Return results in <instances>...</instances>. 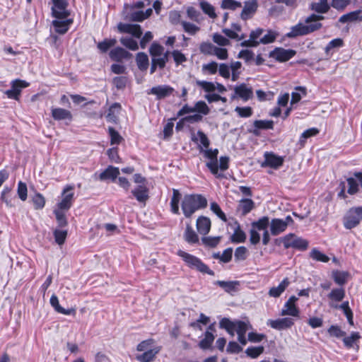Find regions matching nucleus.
<instances>
[{"label":"nucleus","instance_id":"obj_1","mask_svg":"<svg viewBox=\"0 0 362 362\" xmlns=\"http://www.w3.org/2000/svg\"><path fill=\"white\" fill-rule=\"evenodd\" d=\"M204 157L207 159L206 166L210 173L217 179L226 178L224 172L229 168L230 158L224 156L218 159V150L217 148H207L204 151H200Z\"/></svg>","mask_w":362,"mask_h":362},{"label":"nucleus","instance_id":"obj_2","mask_svg":"<svg viewBox=\"0 0 362 362\" xmlns=\"http://www.w3.org/2000/svg\"><path fill=\"white\" fill-rule=\"evenodd\" d=\"M323 19L324 16L313 13L305 18V23L306 24L298 23L291 27L290 32L286 33V36L289 38H295L298 36L306 35L313 33L322 28V23L318 21Z\"/></svg>","mask_w":362,"mask_h":362},{"label":"nucleus","instance_id":"obj_3","mask_svg":"<svg viewBox=\"0 0 362 362\" xmlns=\"http://www.w3.org/2000/svg\"><path fill=\"white\" fill-rule=\"evenodd\" d=\"M206 206L207 199L199 194H185L181 202V209L186 218H190L197 211Z\"/></svg>","mask_w":362,"mask_h":362},{"label":"nucleus","instance_id":"obj_4","mask_svg":"<svg viewBox=\"0 0 362 362\" xmlns=\"http://www.w3.org/2000/svg\"><path fill=\"white\" fill-rule=\"evenodd\" d=\"M151 57L150 73L153 74L157 68L163 69L168 62L170 52H164V47L156 42L151 44L149 48Z\"/></svg>","mask_w":362,"mask_h":362},{"label":"nucleus","instance_id":"obj_5","mask_svg":"<svg viewBox=\"0 0 362 362\" xmlns=\"http://www.w3.org/2000/svg\"><path fill=\"white\" fill-rule=\"evenodd\" d=\"M177 255L180 257L187 267L202 274L214 275V272L209 268L199 258L183 250H178Z\"/></svg>","mask_w":362,"mask_h":362},{"label":"nucleus","instance_id":"obj_6","mask_svg":"<svg viewBox=\"0 0 362 362\" xmlns=\"http://www.w3.org/2000/svg\"><path fill=\"white\" fill-rule=\"evenodd\" d=\"M286 249L293 248L300 251L305 250L308 247V241L293 233H288L281 239Z\"/></svg>","mask_w":362,"mask_h":362},{"label":"nucleus","instance_id":"obj_7","mask_svg":"<svg viewBox=\"0 0 362 362\" xmlns=\"http://www.w3.org/2000/svg\"><path fill=\"white\" fill-rule=\"evenodd\" d=\"M362 220V206L352 207L343 218V224L345 228H356Z\"/></svg>","mask_w":362,"mask_h":362},{"label":"nucleus","instance_id":"obj_8","mask_svg":"<svg viewBox=\"0 0 362 362\" xmlns=\"http://www.w3.org/2000/svg\"><path fill=\"white\" fill-rule=\"evenodd\" d=\"M74 186L71 185H66L62 193H61V200L57 204L56 208L59 209L69 211L74 202Z\"/></svg>","mask_w":362,"mask_h":362},{"label":"nucleus","instance_id":"obj_9","mask_svg":"<svg viewBox=\"0 0 362 362\" xmlns=\"http://www.w3.org/2000/svg\"><path fill=\"white\" fill-rule=\"evenodd\" d=\"M29 83L21 79H15L11 82V89L4 92L8 98L18 100L23 88L29 86Z\"/></svg>","mask_w":362,"mask_h":362},{"label":"nucleus","instance_id":"obj_10","mask_svg":"<svg viewBox=\"0 0 362 362\" xmlns=\"http://www.w3.org/2000/svg\"><path fill=\"white\" fill-rule=\"evenodd\" d=\"M52 1L53 17L57 19H65L70 15L69 11L67 10L68 2L66 0H52Z\"/></svg>","mask_w":362,"mask_h":362},{"label":"nucleus","instance_id":"obj_11","mask_svg":"<svg viewBox=\"0 0 362 362\" xmlns=\"http://www.w3.org/2000/svg\"><path fill=\"white\" fill-rule=\"evenodd\" d=\"M175 89L169 85H158L146 91L148 95H153L157 100H162L173 95Z\"/></svg>","mask_w":362,"mask_h":362},{"label":"nucleus","instance_id":"obj_12","mask_svg":"<svg viewBox=\"0 0 362 362\" xmlns=\"http://www.w3.org/2000/svg\"><path fill=\"white\" fill-rule=\"evenodd\" d=\"M353 175L346 178L347 193L350 195L357 194L360 187L362 188V170L354 173Z\"/></svg>","mask_w":362,"mask_h":362},{"label":"nucleus","instance_id":"obj_13","mask_svg":"<svg viewBox=\"0 0 362 362\" xmlns=\"http://www.w3.org/2000/svg\"><path fill=\"white\" fill-rule=\"evenodd\" d=\"M296 54V52L291 49H286L282 47H276L269 52V57L279 62H284L293 58Z\"/></svg>","mask_w":362,"mask_h":362},{"label":"nucleus","instance_id":"obj_14","mask_svg":"<svg viewBox=\"0 0 362 362\" xmlns=\"http://www.w3.org/2000/svg\"><path fill=\"white\" fill-rule=\"evenodd\" d=\"M253 96L252 88L247 84L243 83L234 87V93L231 95V99L240 98L244 102L251 99Z\"/></svg>","mask_w":362,"mask_h":362},{"label":"nucleus","instance_id":"obj_15","mask_svg":"<svg viewBox=\"0 0 362 362\" xmlns=\"http://www.w3.org/2000/svg\"><path fill=\"white\" fill-rule=\"evenodd\" d=\"M298 300V298L295 296H291L284 305L281 311V315H289L295 317H299L300 310L296 304Z\"/></svg>","mask_w":362,"mask_h":362},{"label":"nucleus","instance_id":"obj_16","mask_svg":"<svg viewBox=\"0 0 362 362\" xmlns=\"http://www.w3.org/2000/svg\"><path fill=\"white\" fill-rule=\"evenodd\" d=\"M233 322L235 332L238 334V340L242 345L245 346L247 342L246 333L247 330L252 329V326L249 322H244L241 320H235Z\"/></svg>","mask_w":362,"mask_h":362},{"label":"nucleus","instance_id":"obj_17","mask_svg":"<svg viewBox=\"0 0 362 362\" xmlns=\"http://www.w3.org/2000/svg\"><path fill=\"white\" fill-rule=\"evenodd\" d=\"M264 29L258 28L252 30L250 33V38L240 42V46L244 47H256L261 44L259 38H262Z\"/></svg>","mask_w":362,"mask_h":362},{"label":"nucleus","instance_id":"obj_18","mask_svg":"<svg viewBox=\"0 0 362 362\" xmlns=\"http://www.w3.org/2000/svg\"><path fill=\"white\" fill-rule=\"evenodd\" d=\"M191 140L197 144L199 151H204V149L209 147L210 141L206 134L202 130H198L197 132L192 134Z\"/></svg>","mask_w":362,"mask_h":362},{"label":"nucleus","instance_id":"obj_19","mask_svg":"<svg viewBox=\"0 0 362 362\" xmlns=\"http://www.w3.org/2000/svg\"><path fill=\"white\" fill-rule=\"evenodd\" d=\"M258 3L257 0H248L245 1L244 7L240 13V18L243 21L251 18L256 13Z\"/></svg>","mask_w":362,"mask_h":362},{"label":"nucleus","instance_id":"obj_20","mask_svg":"<svg viewBox=\"0 0 362 362\" xmlns=\"http://www.w3.org/2000/svg\"><path fill=\"white\" fill-rule=\"evenodd\" d=\"M267 325L277 330H283L291 327L294 321L291 317H284L276 320H269Z\"/></svg>","mask_w":362,"mask_h":362},{"label":"nucleus","instance_id":"obj_21","mask_svg":"<svg viewBox=\"0 0 362 362\" xmlns=\"http://www.w3.org/2000/svg\"><path fill=\"white\" fill-rule=\"evenodd\" d=\"M120 33L131 34L136 38H140L142 35L141 26L137 24H129L120 23L117 25Z\"/></svg>","mask_w":362,"mask_h":362},{"label":"nucleus","instance_id":"obj_22","mask_svg":"<svg viewBox=\"0 0 362 362\" xmlns=\"http://www.w3.org/2000/svg\"><path fill=\"white\" fill-rule=\"evenodd\" d=\"M361 336L358 332H351L349 335L345 334L342 338L344 346L347 349H359L358 342Z\"/></svg>","mask_w":362,"mask_h":362},{"label":"nucleus","instance_id":"obj_23","mask_svg":"<svg viewBox=\"0 0 362 362\" xmlns=\"http://www.w3.org/2000/svg\"><path fill=\"white\" fill-rule=\"evenodd\" d=\"M283 163L284 158L282 157L267 152L264 154V161L262 163V166H269L277 169L283 165Z\"/></svg>","mask_w":362,"mask_h":362},{"label":"nucleus","instance_id":"obj_24","mask_svg":"<svg viewBox=\"0 0 362 362\" xmlns=\"http://www.w3.org/2000/svg\"><path fill=\"white\" fill-rule=\"evenodd\" d=\"M119 175V170L117 167L109 165L104 171L98 175V179L101 181L112 180L115 181Z\"/></svg>","mask_w":362,"mask_h":362},{"label":"nucleus","instance_id":"obj_25","mask_svg":"<svg viewBox=\"0 0 362 362\" xmlns=\"http://www.w3.org/2000/svg\"><path fill=\"white\" fill-rule=\"evenodd\" d=\"M132 193L134 195V197L136 198V199L139 202H141V203H145L149 197L148 189L144 185H140L137 186L136 187H135L132 191Z\"/></svg>","mask_w":362,"mask_h":362},{"label":"nucleus","instance_id":"obj_26","mask_svg":"<svg viewBox=\"0 0 362 362\" xmlns=\"http://www.w3.org/2000/svg\"><path fill=\"white\" fill-rule=\"evenodd\" d=\"M61 19H56L54 20L52 23L56 33L59 34H64L66 33L69 26L72 24L73 20L72 19H66L63 21H60Z\"/></svg>","mask_w":362,"mask_h":362},{"label":"nucleus","instance_id":"obj_27","mask_svg":"<svg viewBox=\"0 0 362 362\" xmlns=\"http://www.w3.org/2000/svg\"><path fill=\"white\" fill-rule=\"evenodd\" d=\"M286 223L281 218H273L270 223V231L272 235H278L286 230Z\"/></svg>","mask_w":362,"mask_h":362},{"label":"nucleus","instance_id":"obj_28","mask_svg":"<svg viewBox=\"0 0 362 362\" xmlns=\"http://www.w3.org/2000/svg\"><path fill=\"white\" fill-rule=\"evenodd\" d=\"M289 284L290 281L288 278L286 277L281 281L278 286H274L271 288L268 294L271 297L278 298L285 291Z\"/></svg>","mask_w":362,"mask_h":362},{"label":"nucleus","instance_id":"obj_29","mask_svg":"<svg viewBox=\"0 0 362 362\" xmlns=\"http://www.w3.org/2000/svg\"><path fill=\"white\" fill-rule=\"evenodd\" d=\"M253 127L252 134L258 136L262 129H273L274 122L272 120H255L253 122Z\"/></svg>","mask_w":362,"mask_h":362},{"label":"nucleus","instance_id":"obj_30","mask_svg":"<svg viewBox=\"0 0 362 362\" xmlns=\"http://www.w3.org/2000/svg\"><path fill=\"white\" fill-rule=\"evenodd\" d=\"M211 228V221L206 216H200L197 220V229L203 235L208 234Z\"/></svg>","mask_w":362,"mask_h":362},{"label":"nucleus","instance_id":"obj_31","mask_svg":"<svg viewBox=\"0 0 362 362\" xmlns=\"http://www.w3.org/2000/svg\"><path fill=\"white\" fill-rule=\"evenodd\" d=\"M130 55L129 52L120 47L112 49L109 53L110 59L116 62H121L124 59H128Z\"/></svg>","mask_w":362,"mask_h":362},{"label":"nucleus","instance_id":"obj_32","mask_svg":"<svg viewBox=\"0 0 362 362\" xmlns=\"http://www.w3.org/2000/svg\"><path fill=\"white\" fill-rule=\"evenodd\" d=\"M50 304L54 308V310L59 313L66 315H75L76 310L74 308L64 309L59 303L58 298L56 295L53 294L50 298Z\"/></svg>","mask_w":362,"mask_h":362},{"label":"nucleus","instance_id":"obj_33","mask_svg":"<svg viewBox=\"0 0 362 362\" xmlns=\"http://www.w3.org/2000/svg\"><path fill=\"white\" fill-rule=\"evenodd\" d=\"M181 197L182 195L178 189H173V195L170 199V211L174 214L179 215L180 214L179 204L181 200Z\"/></svg>","mask_w":362,"mask_h":362},{"label":"nucleus","instance_id":"obj_34","mask_svg":"<svg viewBox=\"0 0 362 362\" xmlns=\"http://www.w3.org/2000/svg\"><path fill=\"white\" fill-rule=\"evenodd\" d=\"M309 8L317 13L324 14L328 12L330 5L328 4L327 0H319L316 2H312Z\"/></svg>","mask_w":362,"mask_h":362},{"label":"nucleus","instance_id":"obj_35","mask_svg":"<svg viewBox=\"0 0 362 362\" xmlns=\"http://www.w3.org/2000/svg\"><path fill=\"white\" fill-rule=\"evenodd\" d=\"M52 117L57 121L65 119L71 120L72 119L71 112L61 107L52 108Z\"/></svg>","mask_w":362,"mask_h":362},{"label":"nucleus","instance_id":"obj_36","mask_svg":"<svg viewBox=\"0 0 362 362\" xmlns=\"http://www.w3.org/2000/svg\"><path fill=\"white\" fill-rule=\"evenodd\" d=\"M233 230V233L230 237L231 241L235 243L245 242L246 239V235L245 232L240 228V226L237 221L234 223Z\"/></svg>","mask_w":362,"mask_h":362},{"label":"nucleus","instance_id":"obj_37","mask_svg":"<svg viewBox=\"0 0 362 362\" xmlns=\"http://www.w3.org/2000/svg\"><path fill=\"white\" fill-rule=\"evenodd\" d=\"M159 351V348L147 350L141 354H137L136 359L140 362H152Z\"/></svg>","mask_w":362,"mask_h":362},{"label":"nucleus","instance_id":"obj_38","mask_svg":"<svg viewBox=\"0 0 362 362\" xmlns=\"http://www.w3.org/2000/svg\"><path fill=\"white\" fill-rule=\"evenodd\" d=\"M349 276V273L345 271L333 270L332 277L334 282L339 286H344L346 284Z\"/></svg>","mask_w":362,"mask_h":362},{"label":"nucleus","instance_id":"obj_39","mask_svg":"<svg viewBox=\"0 0 362 362\" xmlns=\"http://www.w3.org/2000/svg\"><path fill=\"white\" fill-rule=\"evenodd\" d=\"M361 11L357 10L346 14L342 15L339 21L341 23H351L354 21H362V15L360 16Z\"/></svg>","mask_w":362,"mask_h":362},{"label":"nucleus","instance_id":"obj_40","mask_svg":"<svg viewBox=\"0 0 362 362\" xmlns=\"http://www.w3.org/2000/svg\"><path fill=\"white\" fill-rule=\"evenodd\" d=\"M121 105L118 103H115L109 107L106 118L107 121L112 122H116L118 118V115L121 110Z\"/></svg>","mask_w":362,"mask_h":362},{"label":"nucleus","instance_id":"obj_41","mask_svg":"<svg viewBox=\"0 0 362 362\" xmlns=\"http://www.w3.org/2000/svg\"><path fill=\"white\" fill-rule=\"evenodd\" d=\"M184 238L185 241L189 244H196L199 242L198 235L189 224H187L186 226Z\"/></svg>","mask_w":362,"mask_h":362},{"label":"nucleus","instance_id":"obj_42","mask_svg":"<svg viewBox=\"0 0 362 362\" xmlns=\"http://www.w3.org/2000/svg\"><path fill=\"white\" fill-rule=\"evenodd\" d=\"M255 203L251 199H242L238 205V209L243 216L247 215L254 208Z\"/></svg>","mask_w":362,"mask_h":362},{"label":"nucleus","instance_id":"obj_43","mask_svg":"<svg viewBox=\"0 0 362 362\" xmlns=\"http://www.w3.org/2000/svg\"><path fill=\"white\" fill-rule=\"evenodd\" d=\"M219 327L224 329L230 336L233 337L235 332L234 322L229 318L223 317L219 322Z\"/></svg>","mask_w":362,"mask_h":362},{"label":"nucleus","instance_id":"obj_44","mask_svg":"<svg viewBox=\"0 0 362 362\" xmlns=\"http://www.w3.org/2000/svg\"><path fill=\"white\" fill-rule=\"evenodd\" d=\"M68 211L59 209L58 208H54L53 213L55 216L56 220L57 221L58 226L60 228L65 227L68 224V221L66 217V213Z\"/></svg>","mask_w":362,"mask_h":362},{"label":"nucleus","instance_id":"obj_45","mask_svg":"<svg viewBox=\"0 0 362 362\" xmlns=\"http://www.w3.org/2000/svg\"><path fill=\"white\" fill-rule=\"evenodd\" d=\"M269 225V218L268 216H262L257 221L252 223V228L256 230H267V228Z\"/></svg>","mask_w":362,"mask_h":362},{"label":"nucleus","instance_id":"obj_46","mask_svg":"<svg viewBox=\"0 0 362 362\" xmlns=\"http://www.w3.org/2000/svg\"><path fill=\"white\" fill-rule=\"evenodd\" d=\"M116 43L117 40L115 38H105L98 43L97 47L102 53H105L110 48L114 47Z\"/></svg>","mask_w":362,"mask_h":362},{"label":"nucleus","instance_id":"obj_47","mask_svg":"<svg viewBox=\"0 0 362 362\" xmlns=\"http://www.w3.org/2000/svg\"><path fill=\"white\" fill-rule=\"evenodd\" d=\"M199 6L202 11L211 18H215L216 17L214 7L206 1L199 0Z\"/></svg>","mask_w":362,"mask_h":362},{"label":"nucleus","instance_id":"obj_48","mask_svg":"<svg viewBox=\"0 0 362 362\" xmlns=\"http://www.w3.org/2000/svg\"><path fill=\"white\" fill-rule=\"evenodd\" d=\"M1 200L4 202L8 207H12L13 197L11 195V188L4 187L1 192Z\"/></svg>","mask_w":362,"mask_h":362},{"label":"nucleus","instance_id":"obj_49","mask_svg":"<svg viewBox=\"0 0 362 362\" xmlns=\"http://www.w3.org/2000/svg\"><path fill=\"white\" fill-rule=\"evenodd\" d=\"M214 284L222 288L226 292L230 293L234 291L236 286L239 285L238 281H216Z\"/></svg>","mask_w":362,"mask_h":362},{"label":"nucleus","instance_id":"obj_50","mask_svg":"<svg viewBox=\"0 0 362 362\" xmlns=\"http://www.w3.org/2000/svg\"><path fill=\"white\" fill-rule=\"evenodd\" d=\"M214 340V336L211 332L206 331L204 337L199 344V346L202 349H209Z\"/></svg>","mask_w":362,"mask_h":362},{"label":"nucleus","instance_id":"obj_51","mask_svg":"<svg viewBox=\"0 0 362 362\" xmlns=\"http://www.w3.org/2000/svg\"><path fill=\"white\" fill-rule=\"evenodd\" d=\"M327 296L332 300L340 302L345 296V291L343 288H333Z\"/></svg>","mask_w":362,"mask_h":362},{"label":"nucleus","instance_id":"obj_52","mask_svg":"<svg viewBox=\"0 0 362 362\" xmlns=\"http://www.w3.org/2000/svg\"><path fill=\"white\" fill-rule=\"evenodd\" d=\"M136 64L139 69L141 71L146 70L148 66V57L146 54L139 52L136 55Z\"/></svg>","mask_w":362,"mask_h":362},{"label":"nucleus","instance_id":"obj_53","mask_svg":"<svg viewBox=\"0 0 362 362\" xmlns=\"http://www.w3.org/2000/svg\"><path fill=\"white\" fill-rule=\"evenodd\" d=\"M310 257L317 262H327L329 260V257L322 253L317 248H313L311 250L310 252Z\"/></svg>","mask_w":362,"mask_h":362},{"label":"nucleus","instance_id":"obj_54","mask_svg":"<svg viewBox=\"0 0 362 362\" xmlns=\"http://www.w3.org/2000/svg\"><path fill=\"white\" fill-rule=\"evenodd\" d=\"M279 35V33L274 30H269L267 33L262 35V38H259L261 44L267 45L272 43L275 41L276 38Z\"/></svg>","mask_w":362,"mask_h":362},{"label":"nucleus","instance_id":"obj_55","mask_svg":"<svg viewBox=\"0 0 362 362\" xmlns=\"http://www.w3.org/2000/svg\"><path fill=\"white\" fill-rule=\"evenodd\" d=\"M319 133V130L317 128H310L304 131L300 136L299 144L303 146L306 142L307 139L316 136Z\"/></svg>","mask_w":362,"mask_h":362},{"label":"nucleus","instance_id":"obj_56","mask_svg":"<svg viewBox=\"0 0 362 362\" xmlns=\"http://www.w3.org/2000/svg\"><path fill=\"white\" fill-rule=\"evenodd\" d=\"M216 46L209 42H203L199 45L200 52L205 55H214Z\"/></svg>","mask_w":362,"mask_h":362},{"label":"nucleus","instance_id":"obj_57","mask_svg":"<svg viewBox=\"0 0 362 362\" xmlns=\"http://www.w3.org/2000/svg\"><path fill=\"white\" fill-rule=\"evenodd\" d=\"M210 109L206 103L203 100L197 102L194 105V112H198L202 115H207Z\"/></svg>","mask_w":362,"mask_h":362},{"label":"nucleus","instance_id":"obj_58","mask_svg":"<svg viewBox=\"0 0 362 362\" xmlns=\"http://www.w3.org/2000/svg\"><path fill=\"white\" fill-rule=\"evenodd\" d=\"M181 25L184 31L190 35H194L200 30V28L199 26L187 21H182Z\"/></svg>","mask_w":362,"mask_h":362},{"label":"nucleus","instance_id":"obj_59","mask_svg":"<svg viewBox=\"0 0 362 362\" xmlns=\"http://www.w3.org/2000/svg\"><path fill=\"white\" fill-rule=\"evenodd\" d=\"M264 351L262 346H249L245 350V354L251 358H256L261 355Z\"/></svg>","mask_w":362,"mask_h":362},{"label":"nucleus","instance_id":"obj_60","mask_svg":"<svg viewBox=\"0 0 362 362\" xmlns=\"http://www.w3.org/2000/svg\"><path fill=\"white\" fill-rule=\"evenodd\" d=\"M120 42L130 50L135 51L139 49L137 42L132 37H123L120 39Z\"/></svg>","mask_w":362,"mask_h":362},{"label":"nucleus","instance_id":"obj_61","mask_svg":"<svg viewBox=\"0 0 362 362\" xmlns=\"http://www.w3.org/2000/svg\"><path fill=\"white\" fill-rule=\"evenodd\" d=\"M55 242L59 245H62L64 243L66 236L67 230L62 229H55L53 232Z\"/></svg>","mask_w":362,"mask_h":362},{"label":"nucleus","instance_id":"obj_62","mask_svg":"<svg viewBox=\"0 0 362 362\" xmlns=\"http://www.w3.org/2000/svg\"><path fill=\"white\" fill-rule=\"evenodd\" d=\"M32 201L35 209H42L45 207V199L42 194L36 192L32 197Z\"/></svg>","mask_w":362,"mask_h":362},{"label":"nucleus","instance_id":"obj_63","mask_svg":"<svg viewBox=\"0 0 362 362\" xmlns=\"http://www.w3.org/2000/svg\"><path fill=\"white\" fill-rule=\"evenodd\" d=\"M241 6V3L235 0H223L221 5V7L223 9H229L232 11H235Z\"/></svg>","mask_w":362,"mask_h":362},{"label":"nucleus","instance_id":"obj_64","mask_svg":"<svg viewBox=\"0 0 362 362\" xmlns=\"http://www.w3.org/2000/svg\"><path fill=\"white\" fill-rule=\"evenodd\" d=\"M327 332L331 337H334L337 339L343 338L346 334V332L338 325H331L328 328Z\"/></svg>","mask_w":362,"mask_h":362}]
</instances>
